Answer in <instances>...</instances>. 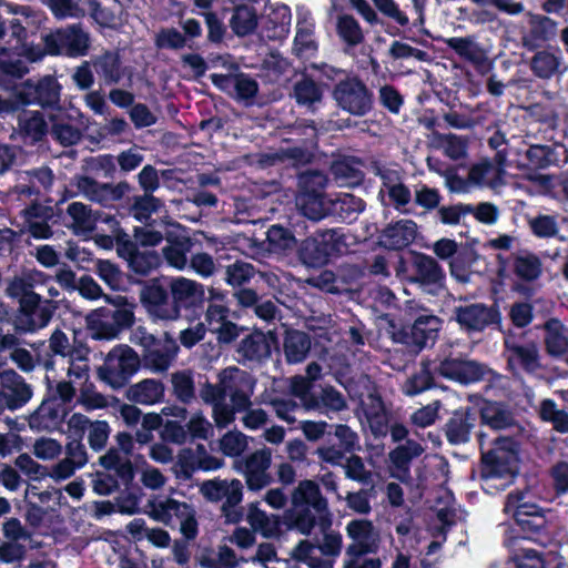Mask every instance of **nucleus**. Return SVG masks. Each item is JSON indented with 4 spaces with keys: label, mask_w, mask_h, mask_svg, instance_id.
I'll use <instances>...</instances> for the list:
<instances>
[{
    "label": "nucleus",
    "mask_w": 568,
    "mask_h": 568,
    "mask_svg": "<svg viewBox=\"0 0 568 568\" xmlns=\"http://www.w3.org/2000/svg\"><path fill=\"white\" fill-rule=\"evenodd\" d=\"M504 511L514 517L515 521H524V517L540 514V508L527 500L524 493H510L507 496Z\"/></svg>",
    "instance_id": "obj_49"
},
{
    "label": "nucleus",
    "mask_w": 568,
    "mask_h": 568,
    "mask_svg": "<svg viewBox=\"0 0 568 568\" xmlns=\"http://www.w3.org/2000/svg\"><path fill=\"white\" fill-rule=\"evenodd\" d=\"M437 369L442 376L462 384L475 383L493 374L490 369L474 361L457 358H446Z\"/></svg>",
    "instance_id": "obj_15"
},
{
    "label": "nucleus",
    "mask_w": 568,
    "mask_h": 568,
    "mask_svg": "<svg viewBox=\"0 0 568 568\" xmlns=\"http://www.w3.org/2000/svg\"><path fill=\"white\" fill-rule=\"evenodd\" d=\"M346 534L352 539L346 548V555L375 554L379 547V532L372 521L354 519L346 525Z\"/></svg>",
    "instance_id": "obj_11"
},
{
    "label": "nucleus",
    "mask_w": 568,
    "mask_h": 568,
    "mask_svg": "<svg viewBox=\"0 0 568 568\" xmlns=\"http://www.w3.org/2000/svg\"><path fill=\"white\" fill-rule=\"evenodd\" d=\"M169 287L172 302L180 311L182 306H193L201 303L205 297L204 286L201 283L183 276L172 278Z\"/></svg>",
    "instance_id": "obj_19"
},
{
    "label": "nucleus",
    "mask_w": 568,
    "mask_h": 568,
    "mask_svg": "<svg viewBox=\"0 0 568 568\" xmlns=\"http://www.w3.org/2000/svg\"><path fill=\"white\" fill-rule=\"evenodd\" d=\"M50 348L60 357L47 363V371L60 366L67 377L74 376L75 379L89 378V365L85 357V349L72 347L65 333L60 329L53 332L50 338Z\"/></svg>",
    "instance_id": "obj_3"
},
{
    "label": "nucleus",
    "mask_w": 568,
    "mask_h": 568,
    "mask_svg": "<svg viewBox=\"0 0 568 568\" xmlns=\"http://www.w3.org/2000/svg\"><path fill=\"white\" fill-rule=\"evenodd\" d=\"M221 384L226 387L232 407L236 412H244L251 407V395L253 394L254 381L244 371L231 366L219 374Z\"/></svg>",
    "instance_id": "obj_9"
},
{
    "label": "nucleus",
    "mask_w": 568,
    "mask_h": 568,
    "mask_svg": "<svg viewBox=\"0 0 568 568\" xmlns=\"http://www.w3.org/2000/svg\"><path fill=\"white\" fill-rule=\"evenodd\" d=\"M173 393L179 400L187 404L195 396L192 374L187 371L175 372L171 375Z\"/></svg>",
    "instance_id": "obj_58"
},
{
    "label": "nucleus",
    "mask_w": 568,
    "mask_h": 568,
    "mask_svg": "<svg viewBox=\"0 0 568 568\" xmlns=\"http://www.w3.org/2000/svg\"><path fill=\"white\" fill-rule=\"evenodd\" d=\"M562 54L558 48H548L534 54L530 61L532 73L540 79L551 78L561 64Z\"/></svg>",
    "instance_id": "obj_34"
},
{
    "label": "nucleus",
    "mask_w": 568,
    "mask_h": 568,
    "mask_svg": "<svg viewBox=\"0 0 568 568\" xmlns=\"http://www.w3.org/2000/svg\"><path fill=\"white\" fill-rule=\"evenodd\" d=\"M149 515L156 521L174 527L179 526L182 535L193 539L197 534L194 508L171 497H154L149 500Z\"/></svg>",
    "instance_id": "obj_2"
},
{
    "label": "nucleus",
    "mask_w": 568,
    "mask_h": 568,
    "mask_svg": "<svg viewBox=\"0 0 568 568\" xmlns=\"http://www.w3.org/2000/svg\"><path fill=\"white\" fill-rule=\"evenodd\" d=\"M246 520L253 531L258 532L266 538L275 537L280 534L281 526L278 517L275 515H267L258 508L257 504H251L248 506Z\"/></svg>",
    "instance_id": "obj_39"
},
{
    "label": "nucleus",
    "mask_w": 568,
    "mask_h": 568,
    "mask_svg": "<svg viewBox=\"0 0 568 568\" xmlns=\"http://www.w3.org/2000/svg\"><path fill=\"white\" fill-rule=\"evenodd\" d=\"M272 463V452L261 448L245 458L234 462V469L245 477L250 490H261L271 483L268 468Z\"/></svg>",
    "instance_id": "obj_7"
},
{
    "label": "nucleus",
    "mask_w": 568,
    "mask_h": 568,
    "mask_svg": "<svg viewBox=\"0 0 568 568\" xmlns=\"http://www.w3.org/2000/svg\"><path fill=\"white\" fill-rule=\"evenodd\" d=\"M140 361L135 352L126 345H120L110 351L103 365L98 368V376L114 389L125 385L128 379L138 371Z\"/></svg>",
    "instance_id": "obj_4"
},
{
    "label": "nucleus",
    "mask_w": 568,
    "mask_h": 568,
    "mask_svg": "<svg viewBox=\"0 0 568 568\" xmlns=\"http://www.w3.org/2000/svg\"><path fill=\"white\" fill-rule=\"evenodd\" d=\"M91 17L102 27L113 28L120 19L121 4L118 0H90Z\"/></svg>",
    "instance_id": "obj_42"
},
{
    "label": "nucleus",
    "mask_w": 568,
    "mask_h": 568,
    "mask_svg": "<svg viewBox=\"0 0 568 568\" xmlns=\"http://www.w3.org/2000/svg\"><path fill=\"white\" fill-rule=\"evenodd\" d=\"M52 172L47 168L34 171L20 172L18 175V184L14 192L19 196H32L40 192L41 189H49L52 184Z\"/></svg>",
    "instance_id": "obj_27"
},
{
    "label": "nucleus",
    "mask_w": 568,
    "mask_h": 568,
    "mask_svg": "<svg viewBox=\"0 0 568 568\" xmlns=\"http://www.w3.org/2000/svg\"><path fill=\"white\" fill-rule=\"evenodd\" d=\"M41 285H45V274L40 271L30 270L13 277L9 282L6 292L10 297L19 301L20 307L23 305L30 306L41 301V293L36 292Z\"/></svg>",
    "instance_id": "obj_13"
},
{
    "label": "nucleus",
    "mask_w": 568,
    "mask_h": 568,
    "mask_svg": "<svg viewBox=\"0 0 568 568\" xmlns=\"http://www.w3.org/2000/svg\"><path fill=\"white\" fill-rule=\"evenodd\" d=\"M26 55L21 53L20 45H12L0 49V70L12 77L21 78L29 72L27 62L22 60Z\"/></svg>",
    "instance_id": "obj_46"
},
{
    "label": "nucleus",
    "mask_w": 568,
    "mask_h": 568,
    "mask_svg": "<svg viewBox=\"0 0 568 568\" xmlns=\"http://www.w3.org/2000/svg\"><path fill=\"white\" fill-rule=\"evenodd\" d=\"M2 10L16 16L10 21L11 36L16 38V44L20 45L21 53L26 55V61H40L45 55L44 50L40 44L28 41L27 37V28L30 27L33 19L31 9L26 6L7 3L2 7Z\"/></svg>",
    "instance_id": "obj_6"
},
{
    "label": "nucleus",
    "mask_w": 568,
    "mask_h": 568,
    "mask_svg": "<svg viewBox=\"0 0 568 568\" xmlns=\"http://www.w3.org/2000/svg\"><path fill=\"white\" fill-rule=\"evenodd\" d=\"M296 204L310 220L318 221L331 213V200L326 201L323 194L316 191L302 192L296 199Z\"/></svg>",
    "instance_id": "obj_38"
},
{
    "label": "nucleus",
    "mask_w": 568,
    "mask_h": 568,
    "mask_svg": "<svg viewBox=\"0 0 568 568\" xmlns=\"http://www.w3.org/2000/svg\"><path fill=\"white\" fill-rule=\"evenodd\" d=\"M312 383L305 376H294L290 383L291 393L300 398L306 410L320 408L317 398L311 395Z\"/></svg>",
    "instance_id": "obj_59"
},
{
    "label": "nucleus",
    "mask_w": 568,
    "mask_h": 568,
    "mask_svg": "<svg viewBox=\"0 0 568 568\" xmlns=\"http://www.w3.org/2000/svg\"><path fill=\"white\" fill-rule=\"evenodd\" d=\"M363 210V200L349 193H343L331 200V213L345 222L354 221Z\"/></svg>",
    "instance_id": "obj_47"
},
{
    "label": "nucleus",
    "mask_w": 568,
    "mask_h": 568,
    "mask_svg": "<svg viewBox=\"0 0 568 568\" xmlns=\"http://www.w3.org/2000/svg\"><path fill=\"white\" fill-rule=\"evenodd\" d=\"M0 383L2 390L9 400V409H17L27 404L32 392L29 385H27L23 378L14 371L9 369L0 374Z\"/></svg>",
    "instance_id": "obj_23"
},
{
    "label": "nucleus",
    "mask_w": 568,
    "mask_h": 568,
    "mask_svg": "<svg viewBox=\"0 0 568 568\" xmlns=\"http://www.w3.org/2000/svg\"><path fill=\"white\" fill-rule=\"evenodd\" d=\"M92 337L95 339H113L119 335L114 322L109 316V308H100L87 317Z\"/></svg>",
    "instance_id": "obj_43"
},
{
    "label": "nucleus",
    "mask_w": 568,
    "mask_h": 568,
    "mask_svg": "<svg viewBox=\"0 0 568 568\" xmlns=\"http://www.w3.org/2000/svg\"><path fill=\"white\" fill-rule=\"evenodd\" d=\"M179 351V346L170 336L156 341L145 353L144 364L153 373H163L169 369Z\"/></svg>",
    "instance_id": "obj_17"
},
{
    "label": "nucleus",
    "mask_w": 568,
    "mask_h": 568,
    "mask_svg": "<svg viewBox=\"0 0 568 568\" xmlns=\"http://www.w3.org/2000/svg\"><path fill=\"white\" fill-rule=\"evenodd\" d=\"M165 395V388L161 381L145 378L132 384L125 392L129 402L139 405L151 406L162 403Z\"/></svg>",
    "instance_id": "obj_22"
},
{
    "label": "nucleus",
    "mask_w": 568,
    "mask_h": 568,
    "mask_svg": "<svg viewBox=\"0 0 568 568\" xmlns=\"http://www.w3.org/2000/svg\"><path fill=\"white\" fill-rule=\"evenodd\" d=\"M79 114L77 110L61 108L51 110L48 118L51 123L50 133L53 139L65 146L75 144L81 138V132L71 121Z\"/></svg>",
    "instance_id": "obj_16"
},
{
    "label": "nucleus",
    "mask_w": 568,
    "mask_h": 568,
    "mask_svg": "<svg viewBox=\"0 0 568 568\" xmlns=\"http://www.w3.org/2000/svg\"><path fill=\"white\" fill-rule=\"evenodd\" d=\"M52 316V311L48 305H41L36 302L34 305L20 307V314L17 317V327L23 332H34L45 327Z\"/></svg>",
    "instance_id": "obj_32"
},
{
    "label": "nucleus",
    "mask_w": 568,
    "mask_h": 568,
    "mask_svg": "<svg viewBox=\"0 0 568 568\" xmlns=\"http://www.w3.org/2000/svg\"><path fill=\"white\" fill-rule=\"evenodd\" d=\"M440 40L459 58L476 67L488 61L487 51L477 42L474 36L442 38Z\"/></svg>",
    "instance_id": "obj_25"
},
{
    "label": "nucleus",
    "mask_w": 568,
    "mask_h": 568,
    "mask_svg": "<svg viewBox=\"0 0 568 568\" xmlns=\"http://www.w3.org/2000/svg\"><path fill=\"white\" fill-rule=\"evenodd\" d=\"M230 26L233 32L239 37L247 36L255 31L257 27V14L251 6H237L234 9Z\"/></svg>",
    "instance_id": "obj_48"
},
{
    "label": "nucleus",
    "mask_w": 568,
    "mask_h": 568,
    "mask_svg": "<svg viewBox=\"0 0 568 568\" xmlns=\"http://www.w3.org/2000/svg\"><path fill=\"white\" fill-rule=\"evenodd\" d=\"M336 31L338 37L349 47H355L364 41V32L358 21L351 14L337 17Z\"/></svg>",
    "instance_id": "obj_51"
},
{
    "label": "nucleus",
    "mask_w": 568,
    "mask_h": 568,
    "mask_svg": "<svg viewBox=\"0 0 568 568\" xmlns=\"http://www.w3.org/2000/svg\"><path fill=\"white\" fill-rule=\"evenodd\" d=\"M416 281L422 288L430 294H438L444 288L445 274L440 265L430 256L420 255L416 258Z\"/></svg>",
    "instance_id": "obj_20"
},
{
    "label": "nucleus",
    "mask_w": 568,
    "mask_h": 568,
    "mask_svg": "<svg viewBox=\"0 0 568 568\" xmlns=\"http://www.w3.org/2000/svg\"><path fill=\"white\" fill-rule=\"evenodd\" d=\"M294 566L291 568H333L332 560L323 559L317 555L316 547L308 540L300 541L291 552Z\"/></svg>",
    "instance_id": "obj_35"
},
{
    "label": "nucleus",
    "mask_w": 568,
    "mask_h": 568,
    "mask_svg": "<svg viewBox=\"0 0 568 568\" xmlns=\"http://www.w3.org/2000/svg\"><path fill=\"white\" fill-rule=\"evenodd\" d=\"M300 256L305 265L312 267L322 266L328 261L318 234L303 241L300 248Z\"/></svg>",
    "instance_id": "obj_52"
},
{
    "label": "nucleus",
    "mask_w": 568,
    "mask_h": 568,
    "mask_svg": "<svg viewBox=\"0 0 568 568\" xmlns=\"http://www.w3.org/2000/svg\"><path fill=\"white\" fill-rule=\"evenodd\" d=\"M424 453V447L414 442L407 440L389 453L390 474L393 477L407 481L410 476V462Z\"/></svg>",
    "instance_id": "obj_21"
},
{
    "label": "nucleus",
    "mask_w": 568,
    "mask_h": 568,
    "mask_svg": "<svg viewBox=\"0 0 568 568\" xmlns=\"http://www.w3.org/2000/svg\"><path fill=\"white\" fill-rule=\"evenodd\" d=\"M248 446V437L240 430H230L219 440L220 450L229 457H239Z\"/></svg>",
    "instance_id": "obj_57"
},
{
    "label": "nucleus",
    "mask_w": 568,
    "mask_h": 568,
    "mask_svg": "<svg viewBox=\"0 0 568 568\" xmlns=\"http://www.w3.org/2000/svg\"><path fill=\"white\" fill-rule=\"evenodd\" d=\"M140 300L148 314L155 321H174L180 316V310L158 280L142 288Z\"/></svg>",
    "instance_id": "obj_10"
},
{
    "label": "nucleus",
    "mask_w": 568,
    "mask_h": 568,
    "mask_svg": "<svg viewBox=\"0 0 568 568\" xmlns=\"http://www.w3.org/2000/svg\"><path fill=\"white\" fill-rule=\"evenodd\" d=\"M243 497V486L239 479L227 480L223 491V500H225L222 509L229 521H237L240 514L232 511V508L241 503Z\"/></svg>",
    "instance_id": "obj_56"
},
{
    "label": "nucleus",
    "mask_w": 568,
    "mask_h": 568,
    "mask_svg": "<svg viewBox=\"0 0 568 568\" xmlns=\"http://www.w3.org/2000/svg\"><path fill=\"white\" fill-rule=\"evenodd\" d=\"M479 444L484 450V434H479ZM494 444V448L483 452L481 477L487 486L499 479L500 487H505L518 473L517 444L510 437H497Z\"/></svg>",
    "instance_id": "obj_1"
},
{
    "label": "nucleus",
    "mask_w": 568,
    "mask_h": 568,
    "mask_svg": "<svg viewBox=\"0 0 568 568\" xmlns=\"http://www.w3.org/2000/svg\"><path fill=\"white\" fill-rule=\"evenodd\" d=\"M334 98L343 110L354 115H364L372 108L371 93L356 78L341 81L334 90Z\"/></svg>",
    "instance_id": "obj_8"
},
{
    "label": "nucleus",
    "mask_w": 568,
    "mask_h": 568,
    "mask_svg": "<svg viewBox=\"0 0 568 568\" xmlns=\"http://www.w3.org/2000/svg\"><path fill=\"white\" fill-rule=\"evenodd\" d=\"M315 22L312 12L304 6L296 8L295 50L300 54L313 53L316 50Z\"/></svg>",
    "instance_id": "obj_24"
},
{
    "label": "nucleus",
    "mask_w": 568,
    "mask_h": 568,
    "mask_svg": "<svg viewBox=\"0 0 568 568\" xmlns=\"http://www.w3.org/2000/svg\"><path fill=\"white\" fill-rule=\"evenodd\" d=\"M473 426V418L468 414H455L446 426L449 443L457 445L468 442Z\"/></svg>",
    "instance_id": "obj_53"
},
{
    "label": "nucleus",
    "mask_w": 568,
    "mask_h": 568,
    "mask_svg": "<svg viewBox=\"0 0 568 568\" xmlns=\"http://www.w3.org/2000/svg\"><path fill=\"white\" fill-rule=\"evenodd\" d=\"M237 354L244 361L261 362L271 355L270 341L261 332L250 334L240 342Z\"/></svg>",
    "instance_id": "obj_33"
},
{
    "label": "nucleus",
    "mask_w": 568,
    "mask_h": 568,
    "mask_svg": "<svg viewBox=\"0 0 568 568\" xmlns=\"http://www.w3.org/2000/svg\"><path fill=\"white\" fill-rule=\"evenodd\" d=\"M454 318L463 331L483 332L498 321V312L483 303H474L456 307Z\"/></svg>",
    "instance_id": "obj_12"
},
{
    "label": "nucleus",
    "mask_w": 568,
    "mask_h": 568,
    "mask_svg": "<svg viewBox=\"0 0 568 568\" xmlns=\"http://www.w3.org/2000/svg\"><path fill=\"white\" fill-rule=\"evenodd\" d=\"M417 226L412 220H400L388 225L382 234V243L393 250L409 245L416 237Z\"/></svg>",
    "instance_id": "obj_28"
},
{
    "label": "nucleus",
    "mask_w": 568,
    "mask_h": 568,
    "mask_svg": "<svg viewBox=\"0 0 568 568\" xmlns=\"http://www.w3.org/2000/svg\"><path fill=\"white\" fill-rule=\"evenodd\" d=\"M22 132L33 141H39L47 132V122L39 111H24L19 120Z\"/></svg>",
    "instance_id": "obj_55"
},
{
    "label": "nucleus",
    "mask_w": 568,
    "mask_h": 568,
    "mask_svg": "<svg viewBox=\"0 0 568 568\" xmlns=\"http://www.w3.org/2000/svg\"><path fill=\"white\" fill-rule=\"evenodd\" d=\"M432 379L430 368L423 364L420 369L405 382L403 392L408 396L417 395L432 386Z\"/></svg>",
    "instance_id": "obj_63"
},
{
    "label": "nucleus",
    "mask_w": 568,
    "mask_h": 568,
    "mask_svg": "<svg viewBox=\"0 0 568 568\" xmlns=\"http://www.w3.org/2000/svg\"><path fill=\"white\" fill-rule=\"evenodd\" d=\"M21 104L38 103L50 105L58 102L60 97V87L52 77H45L37 85L27 83L20 91Z\"/></svg>",
    "instance_id": "obj_18"
},
{
    "label": "nucleus",
    "mask_w": 568,
    "mask_h": 568,
    "mask_svg": "<svg viewBox=\"0 0 568 568\" xmlns=\"http://www.w3.org/2000/svg\"><path fill=\"white\" fill-rule=\"evenodd\" d=\"M294 506L307 505L312 507L320 517L327 514V503L323 498L318 485L313 480H303L298 484L292 494Z\"/></svg>",
    "instance_id": "obj_31"
},
{
    "label": "nucleus",
    "mask_w": 568,
    "mask_h": 568,
    "mask_svg": "<svg viewBox=\"0 0 568 568\" xmlns=\"http://www.w3.org/2000/svg\"><path fill=\"white\" fill-rule=\"evenodd\" d=\"M268 247L280 253L293 247L295 239L292 233L280 225H272L267 231Z\"/></svg>",
    "instance_id": "obj_64"
},
{
    "label": "nucleus",
    "mask_w": 568,
    "mask_h": 568,
    "mask_svg": "<svg viewBox=\"0 0 568 568\" xmlns=\"http://www.w3.org/2000/svg\"><path fill=\"white\" fill-rule=\"evenodd\" d=\"M292 13L286 4L276 3L270 8L266 14L264 30L266 37L272 40L285 38L291 30Z\"/></svg>",
    "instance_id": "obj_29"
},
{
    "label": "nucleus",
    "mask_w": 568,
    "mask_h": 568,
    "mask_svg": "<svg viewBox=\"0 0 568 568\" xmlns=\"http://www.w3.org/2000/svg\"><path fill=\"white\" fill-rule=\"evenodd\" d=\"M283 348L287 363H301L306 358L311 349V338L306 333L288 331L284 337Z\"/></svg>",
    "instance_id": "obj_40"
},
{
    "label": "nucleus",
    "mask_w": 568,
    "mask_h": 568,
    "mask_svg": "<svg viewBox=\"0 0 568 568\" xmlns=\"http://www.w3.org/2000/svg\"><path fill=\"white\" fill-rule=\"evenodd\" d=\"M162 202L151 194H145L135 200L132 206L133 216L140 222H148L152 214L160 212Z\"/></svg>",
    "instance_id": "obj_62"
},
{
    "label": "nucleus",
    "mask_w": 568,
    "mask_h": 568,
    "mask_svg": "<svg viewBox=\"0 0 568 568\" xmlns=\"http://www.w3.org/2000/svg\"><path fill=\"white\" fill-rule=\"evenodd\" d=\"M101 465L108 469H114L122 478L124 483H129L133 478V468L131 462L115 450H109L104 456L100 458Z\"/></svg>",
    "instance_id": "obj_60"
},
{
    "label": "nucleus",
    "mask_w": 568,
    "mask_h": 568,
    "mask_svg": "<svg viewBox=\"0 0 568 568\" xmlns=\"http://www.w3.org/2000/svg\"><path fill=\"white\" fill-rule=\"evenodd\" d=\"M481 422L495 430L506 429L515 425L513 414L501 404L486 402L480 408Z\"/></svg>",
    "instance_id": "obj_41"
},
{
    "label": "nucleus",
    "mask_w": 568,
    "mask_h": 568,
    "mask_svg": "<svg viewBox=\"0 0 568 568\" xmlns=\"http://www.w3.org/2000/svg\"><path fill=\"white\" fill-rule=\"evenodd\" d=\"M43 41L45 53L81 57L87 54L90 39L80 24H72L47 34Z\"/></svg>",
    "instance_id": "obj_5"
},
{
    "label": "nucleus",
    "mask_w": 568,
    "mask_h": 568,
    "mask_svg": "<svg viewBox=\"0 0 568 568\" xmlns=\"http://www.w3.org/2000/svg\"><path fill=\"white\" fill-rule=\"evenodd\" d=\"M545 333L548 354L555 357L565 355L568 351V329L564 324L556 318H550L545 323Z\"/></svg>",
    "instance_id": "obj_37"
},
{
    "label": "nucleus",
    "mask_w": 568,
    "mask_h": 568,
    "mask_svg": "<svg viewBox=\"0 0 568 568\" xmlns=\"http://www.w3.org/2000/svg\"><path fill=\"white\" fill-rule=\"evenodd\" d=\"M92 67L99 78L108 85L118 84L122 81L125 85L132 83L133 70L131 67L122 64L116 52L108 51L92 59Z\"/></svg>",
    "instance_id": "obj_14"
},
{
    "label": "nucleus",
    "mask_w": 568,
    "mask_h": 568,
    "mask_svg": "<svg viewBox=\"0 0 568 568\" xmlns=\"http://www.w3.org/2000/svg\"><path fill=\"white\" fill-rule=\"evenodd\" d=\"M539 416L542 420L550 423L555 430L568 433V413L558 407L552 399H544L539 406Z\"/></svg>",
    "instance_id": "obj_54"
},
{
    "label": "nucleus",
    "mask_w": 568,
    "mask_h": 568,
    "mask_svg": "<svg viewBox=\"0 0 568 568\" xmlns=\"http://www.w3.org/2000/svg\"><path fill=\"white\" fill-rule=\"evenodd\" d=\"M514 272L525 282L538 280L542 273L541 260L534 253L520 252L514 260Z\"/></svg>",
    "instance_id": "obj_44"
},
{
    "label": "nucleus",
    "mask_w": 568,
    "mask_h": 568,
    "mask_svg": "<svg viewBox=\"0 0 568 568\" xmlns=\"http://www.w3.org/2000/svg\"><path fill=\"white\" fill-rule=\"evenodd\" d=\"M67 214L72 221L69 226L75 234H87L95 226L94 214L88 205L81 202L71 203L67 209Z\"/></svg>",
    "instance_id": "obj_45"
},
{
    "label": "nucleus",
    "mask_w": 568,
    "mask_h": 568,
    "mask_svg": "<svg viewBox=\"0 0 568 568\" xmlns=\"http://www.w3.org/2000/svg\"><path fill=\"white\" fill-rule=\"evenodd\" d=\"M507 358L513 372L519 368L535 372L539 367L538 349L535 344L509 346Z\"/></svg>",
    "instance_id": "obj_36"
},
{
    "label": "nucleus",
    "mask_w": 568,
    "mask_h": 568,
    "mask_svg": "<svg viewBox=\"0 0 568 568\" xmlns=\"http://www.w3.org/2000/svg\"><path fill=\"white\" fill-rule=\"evenodd\" d=\"M510 548V559L516 568H545L542 557L535 550L528 547H518V539L507 542Z\"/></svg>",
    "instance_id": "obj_50"
},
{
    "label": "nucleus",
    "mask_w": 568,
    "mask_h": 568,
    "mask_svg": "<svg viewBox=\"0 0 568 568\" xmlns=\"http://www.w3.org/2000/svg\"><path fill=\"white\" fill-rule=\"evenodd\" d=\"M440 327L442 321L437 316L427 313L419 315L410 327V343L419 348L433 344Z\"/></svg>",
    "instance_id": "obj_26"
},
{
    "label": "nucleus",
    "mask_w": 568,
    "mask_h": 568,
    "mask_svg": "<svg viewBox=\"0 0 568 568\" xmlns=\"http://www.w3.org/2000/svg\"><path fill=\"white\" fill-rule=\"evenodd\" d=\"M78 193L85 199L106 205L116 200L120 194L115 187L108 183H99L89 176H79L75 179Z\"/></svg>",
    "instance_id": "obj_30"
},
{
    "label": "nucleus",
    "mask_w": 568,
    "mask_h": 568,
    "mask_svg": "<svg viewBox=\"0 0 568 568\" xmlns=\"http://www.w3.org/2000/svg\"><path fill=\"white\" fill-rule=\"evenodd\" d=\"M530 37L535 40H548L556 32V23L548 17L528 13Z\"/></svg>",
    "instance_id": "obj_61"
}]
</instances>
